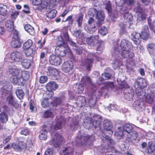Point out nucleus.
I'll return each mask as SVG.
<instances>
[{"mask_svg":"<svg viewBox=\"0 0 155 155\" xmlns=\"http://www.w3.org/2000/svg\"><path fill=\"white\" fill-rule=\"evenodd\" d=\"M103 137L105 139V142L107 143V146L105 145L104 148L102 146L101 147H95L94 150L96 155H100L101 153L115 150L114 147L115 143L114 140L107 135H105Z\"/></svg>","mask_w":155,"mask_h":155,"instance_id":"1","label":"nucleus"},{"mask_svg":"<svg viewBox=\"0 0 155 155\" xmlns=\"http://www.w3.org/2000/svg\"><path fill=\"white\" fill-rule=\"evenodd\" d=\"M125 78V77L124 76H122V78L119 76L117 78V81L120 85L125 88L124 90V97L127 100L130 101L134 97V91L126 84V82L124 80Z\"/></svg>","mask_w":155,"mask_h":155,"instance_id":"2","label":"nucleus"},{"mask_svg":"<svg viewBox=\"0 0 155 155\" xmlns=\"http://www.w3.org/2000/svg\"><path fill=\"white\" fill-rule=\"evenodd\" d=\"M123 129L124 131L125 135L129 141H132L136 139L138 137V134L135 131H133L132 125L129 124L122 125Z\"/></svg>","mask_w":155,"mask_h":155,"instance_id":"3","label":"nucleus"},{"mask_svg":"<svg viewBox=\"0 0 155 155\" xmlns=\"http://www.w3.org/2000/svg\"><path fill=\"white\" fill-rule=\"evenodd\" d=\"M115 48L111 50V53L112 58L114 59L113 62L112 66L114 69H116L122 65V62L118 59L120 55L119 51H116V53Z\"/></svg>","mask_w":155,"mask_h":155,"instance_id":"4","label":"nucleus"},{"mask_svg":"<svg viewBox=\"0 0 155 155\" xmlns=\"http://www.w3.org/2000/svg\"><path fill=\"white\" fill-rule=\"evenodd\" d=\"M91 117H88V123L89 121L91 126H94L95 128L99 127L101 124L102 119L101 117L99 115L92 114Z\"/></svg>","mask_w":155,"mask_h":155,"instance_id":"5","label":"nucleus"},{"mask_svg":"<svg viewBox=\"0 0 155 155\" xmlns=\"http://www.w3.org/2000/svg\"><path fill=\"white\" fill-rule=\"evenodd\" d=\"M131 43L130 42H129L126 39H122L120 44V46H118L117 45V43H115V45H114V47L112 49L115 48L116 51H119V53L120 54V52L121 51L129 49L131 47Z\"/></svg>","mask_w":155,"mask_h":155,"instance_id":"6","label":"nucleus"},{"mask_svg":"<svg viewBox=\"0 0 155 155\" xmlns=\"http://www.w3.org/2000/svg\"><path fill=\"white\" fill-rule=\"evenodd\" d=\"M64 140V138L61 135L56 134L54 138H53L50 141L51 145L55 147H59Z\"/></svg>","mask_w":155,"mask_h":155,"instance_id":"7","label":"nucleus"},{"mask_svg":"<svg viewBox=\"0 0 155 155\" xmlns=\"http://www.w3.org/2000/svg\"><path fill=\"white\" fill-rule=\"evenodd\" d=\"M102 95L100 91H96L92 93L90 98L88 100L89 105L91 108L93 107L95 105L98 98Z\"/></svg>","mask_w":155,"mask_h":155,"instance_id":"8","label":"nucleus"},{"mask_svg":"<svg viewBox=\"0 0 155 155\" xmlns=\"http://www.w3.org/2000/svg\"><path fill=\"white\" fill-rule=\"evenodd\" d=\"M55 50V53L58 55L63 57L64 56L66 53L70 51L69 47L66 45H58Z\"/></svg>","mask_w":155,"mask_h":155,"instance_id":"9","label":"nucleus"},{"mask_svg":"<svg viewBox=\"0 0 155 155\" xmlns=\"http://www.w3.org/2000/svg\"><path fill=\"white\" fill-rule=\"evenodd\" d=\"M70 41V38L68 33L67 32H62L61 34V36L58 38V41L57 42L58 45H64L66 42Z\"/></svg>","mask_w":155,"mask_h":155,"instance_id":"10","label":"nucleus"},{"mask_svg":"<svg viewBox=\"0 0 155 155\" xmlns=\"http://www.w3.org/2000/svg\"><path fill=\"white\" fill-rule=\"evenodd\" d=\"M50 63L55 66L59 65L62 63V59L60 57L54 55H51L49 58Z\"/></svg>","mask_w":155,"mask_h":155,"instance_id":"11","label":"nucleus"},{"mask_svg":"<svg viewBox=\"0 0 155 155\" xmlns=\"http://www.w3.org/2000/svg\"><path fill=\"white\" fill-rule=\"evenodd\" d=\"M11 59L16 62L21 61L22 60L21 54L18 51H14L10 55Z\"/></svg>","mask_w":155,"mask_h":155,"instance_id":"12","label":"nucleus"},{"mask_svg":"<svg viewBox=\"0 0 155 155\" xmlns=\"http://www.w3.org/2000/svg\"><path fill=\"white\" fill-rule=\"evenodd\" d=\"M103 125L105 129L109 131V136L112 135L113 132L111 130L112 127L111 122L108 120H105L104 121Z\"/></svg>","mask_w":155,"mask_h":155,"instance_id":"13","label":"nucleus"},{"mask_svg":"<svg viewBox=\"0 0 155 155\" xmlns=\"http://www.w3.org/2000/svg\"><path fill=\"white\" fill-rule=\"evenodd\" d=\"M131 38L136 45H138L140 42L141 35L140 34L137 32H133L131 34Z\"/></svg>","mask_w":155,"mask_h":155,"instance_id":"14","label":"nucleus"},{"mask_svg":"<svg viewBox=\"0 0 155 155\" xmlns=\"http://www.w3.org/2000/svg\"><path fill=\"white\" fill-rule=\"evenodd\" d=\"M89 10H91L96 14L97 18L98 21L100 22H102L104 20L105 18L104 14L103 12L102 11H97L95 8L90 9Z\"/></svg>","mask_w":155,"mask_h":155,"instance_id":"15","label":"nucleus"},{"mask_svg":"<svg viewBox=\"0 0 155 155\" xmlns=\"http://www.w3.org/2000/svg\"><path fill=\"white\" fill-rule=\"evenodd\" d=\"M121 53L122 57L124 58H127V59H131L133 58L134 57V53L129 51V49L124 50L121 51Z\"/></svg>","mask_w":155,"mask_h":155,"instance_id":"16","label":"nucleus"},{"mask_svg":"<svg viewBox=\"0 0 155 155\" xmlns=\"http://www.w3.org/2000/svg\"><path fill=\"white\" fill-rule=\"evenodd\" d=\"M62 69L65 72H68L73 68V63L71 61L64 62L62 65Z\"/></svg>","mask_w":155,"mask_h":155,"instance_id":"17","label":"nucleus"},{"mask_svg":"<svg viewBox=\"0 0 155 155\" xmlns=\"http://www.w3.org/2000/svg\"><path fill=\"white\" fill-rule=\"evenodd\" d=\"M147 85V80L141 78L137 80L134 83V86L136 87V86L143 87H146Z\"/></svg>","mask_w":155,"mask_h":155,"instance_id":"18","label":"nucleus"},{"mask_svg":"<svg viewBox=\"0 0 155 155\" xmlns=\"http://www.w3.org/2000/svg\"><path fill=\"white\" fill-rule=\"evenodd\" d=\"M134 10L137 13V18L139 20H143L145 19L146 15L145 12L140 7H138L136 8H135Z\"/></svg>","mask_w":155,"mask_h":155,"instance_id":"19","label":"nucleus"},{"mask_svg":"<svg viewBox=\"0 0 155 155\" xmlns=\"http://www.w3.org/2000/svg\"><path fill=\"white\" fill-rule=\"evenodd\" d=\"M10 81L13 84L20 85L22 84L21 79L18 75H12L10 79Z\"/></svg>","mask_w":155,"mask_h":155,"instance_id":"20","label":"nucleus"},{"mask_svg":"<svg viewBox=\"0 0 155 155\" xmlns=\"http://www.w3.org/2000/svg\"><path fill=\"white\" fill-rule=\"evenodd\" d=\"M125 135L124 131L122 126L118 127L116 129L114 133V136L118 139L122 138L124 135Z\"/></svg>","mask_w":155,"mask_h":155,"instance_id":"21","label":"nucleus"},{"mask_svg":"<svg viewBox=\"0 0 155 155\" xmlns=\"http://www.w3.org/2000/svg\"><path fill=\"white\" fill-rule=\"evenodd\" d=\"M98 35L91 36L88 38V45L92 46H94L96 44L98 43Z\"/></svg>","mask_w":155,"mask_h":155,"instance_id":"22","label":"nucleus"},{"mask_svg":"<svg viewBox=\"0 0 155 155\" xmlns=\"http://www.w3.org/2000/svg\"><path fill=\"white\" fill-rule=\"evenodd\" d=\"M133 105L135 109L137 110H142L144 107L143 101L141 99L135 101Z\"/></svg>","mask_w":155,"mask_h":155,"instance_id":"23","label":"nucleus"},{"mask_svg":"<svg viewBox=\"0 0 155 155\" xmlns=\"http://www.w3.org/2000/svg\"><path fill=\"white\" fill-rule=\"evenodd\" d=\"M154 97V94L152 92L149 93L147 95L145 94L144 96L145 101L148 104H152L153 101Z\"/></svg>","mask_w":155,"mask_h":155,"instance_id":"24","label":"nucleus"},{"mask_svg":"<svg viewBox=\"0 0 155 155\" xmlns=\"http://www.w3.org/2000/svg\"><path fill=\"white\" fill-rule=\"evenodd\" d=\"M88 22V27L89 28H88V30H89V31H90L89 33H91L95 31V26L94 20L92 18L90 17Z\"/></svg>","mask_w":155,"mask_h":155,"instance_id":"25","label":"nucleus"},{"mask_svg":"<svg viewBox=\"0 0 155 155\" xmlns=\"http://www.w3.org/2000/svg\"><path fill=\"white\" fill-rule=\"evenodd\" d=\"M52 6H50V0H43L40 5V8H45L46 10H49L51 9Z\"/></svg>","mask_w":155,"mask_h":155,"instance_id":"26","label":"nucleus"},{"mask_svg":"<svg viewBox=\"0 0 155 155\" xmlns=\"http://www.w3.org/2000/svg\"><path fill=\"white\" fill-rule=\"evenodd\" d=\"M135 87L136 93L138 98L140 99H143L146 93L141 89L140 87L136 86V87Z\"/></svg>","mask_w":155,"mask_h":155,"instance_id":"27","label":"nucleus"},{"mask_svg":"<svg viewBox=\"0 0 155 155\" xmlns=\"http://www.w3.org/2000/svg\"><path fill=\"white\" fill-rule=\"evenodd\" d=\"M46 87L47 90L53 91L55 90L57 88L58 85L55 82L51 81L47 84Z\"/></svg>","mask_w":155,"mask_h":155,"instance_id":"28","label":"nucleus"},{"mask_svg":"<svg viewBox=\"0 0 155 155\" xmlns=\"http://www.w3.org/2000/svg\"><path fill=\"white\" fill-rule=\"evenodd\" d=\"M146 150L147 152L150 154H153L155 152V146L151 142H148Z\"/></svg>","mask_w":155,"mask_h":155,"instance_id":"29","label":"nucleus"},{"mask_svg":"<svg viewBox=\"0 0 155 155\" xmlns=\"http://www.w3.org/2000/svg\"><path fill=\"white\" fill-rule=\"evenodd\" d=\"M64 119L63 117H61L59 119H58L55 125L54 129L58 130L61 129L64 125Z\"/></svg>","mask_w":155,"mask_h":155,"instance_id":"30","label":"nucleus"},{"mask_svg":"<svg viewBox=\"0 0 155 155\" xmlns=\"http://www.w3.org/2000/svg\"><path fill=\"white\" fill-rule=\"evenodd\" d=\"M19 76L23 83L24 81L28 80L29 79V73L26 71H21Z\"/></svg>","mask_w":155,"mask_h":155,"instance_id":"31","label":"nucleus"},{"mask_svg":"<svg viewBox=\"0 0 155 155\" xmlns=\"http://www.w3.org/2000/svg\"><path fill=\"white\" fill-rule=\"evenodd\" d=\"M5 26L7 30L12 31L14 29V21L11 20H8L5 23Z\"/></svg>","mask_w":155,"mask_h":155,"instance_id":"32","label":"nucleus"},{"mask_svg":"<svg viewBox=\"0 0 155 155\" xmlns=\"http://www.w3.org/2000/svg\"><path fill=\"white\" fill-rule=\"evenodd\" d=\"M73 149L70 147H65L62 150L63 155H73Z\"/></svg>","mask_w":155,"mask_h":155,"instance_id":"33","label":"nucleus"},{"mask_svg":"<svg viewBox=\"0 0 155 155\" xmlns=\"http://www.w3.org/2000/svg\"><path fill=\"white\" fill-rule=\"evenodd\" d=\"M114 87V85L113 83L109 82H107L105 83L104 88L101 91V92H100L102 94L105 90H107L108 91H109L112 88H113Z\"/></svg>","mask_w":155,"mask_h":155,"instance_id":"34","label":"nucleus"},{"mask_svg":"<svg viewBox=\"0 0 155 155\" xmlns=\"http://www.w3.org/2000/svg\"><path fill=\"white\" fill-rule=\"evenodd\" d=\"M74 91L77 93H82L84 90L83 85L81 84H78L74 85Z\"/></svg>","mask_w":155,"mask_h":155,"instance_id":"35","label":"nucleus"},{"mask_svg":"<svg viewBox=\"0 0 155 155\" xmlns=\"http://www.w3.org/2000/svg\"><path fill=\"white\" fill-rule=\"evenodd\" d=\"M145 30L144 31H142L140 34L141 38L143 40H145L147 38L149 34L148 31L149 29L147 25H145L144 26Z\"/></svg>","mask_w":155,"mask_h":155,"instance_id":"36","label":"nucleus"},{"mask_svg":"<svg viewBox=\"0 0 155 155\" xmlns=\"http://www.w3.org/2000/svg\"><path fill=\"white\" fill-rule=\"evenodd\" d=\"M24 28L25 30L31 35H34L35 34V31L34 28L31 25L29 24L26 25Z\"/></svg>","mask_w":155,"mask_h":155,"instance_id":"37","label":"nucleus"},{"mask_svg":"<svg viewBox=\"0 0 155 155\" xmlns=\"http://www.w3.org/2000/svg\"><path fill=\"white\" fill-rule=\"evenodd\" d=\"M85 102V97L83 96H80L78 97L76 103L78 106L81 107L84 105Z\"/></svg>","mask_w":155,"mask_h":155,"instance_id":"38","label":"nucleus"},{"mask_svg":"<svg viewBox=\"0 0 155 155\" xmlns=\"http://www.w3.org/2000/svg\"><path fill=\"white\" fill-rule=\"evenodd\" d=\"M51 10L49 11L47 10V12H48L47 14V17L49 19H52L54 18L56 16L57 11L54 9H51Z\"/></svg>","mask_w":155,"mask_h":155,"instance_id":"39","label":"nucleus"},{"mask_svg":"<svg viewBox=\"0 0 155 155\" xmlns=\"http://www.w3.org/2000/svg\"><path fill=\"white\" fill-rule=\"evenodd\" d=\"M47 130L46 129H42L40 132L39 136V138L41 140H46L47 137Z\"/></svg>","mask_w":155,"mask_h":155,"instance_id":"40","label":"nucleus"},{"mask_svg":"<svg viewBox=\"0 0 155 155\" xmlns=\"http://www.w3.org/2000/svg\"><path fill=\"white\" fill-rule=\"evenodd\" d=\"M53 94L54 93L53 91L47 90V91L45 92L43 94V98L47 100L49 99L53 96Z\"/></svg>","mask_w":155,"mask_h":155,"instance_id":"41","label":"nucleus"},{"mask_svg":"<svg viewBox=\"0 0 155 155\" xmlns=\"http://www.w3.org/2000/svg\"><path fill=\"white\" fill-rule=\"evenodd\" d=\"M11 45L14 48H19L21 46V43L20 39H13L12 41Z\"/></svg>","mask_w":155,"mask_h":155,"instance_id":"42","label":"nucleus"},{"mask_svg":"<svg viewBox=\"0 0 155 155\" xmlns=\"http://www.w3.org/2000/svg\"><path fill=\"white\" fill-rule=\"evenodd\" d=\"M124 16L127 21H128L129 24H130V22L133 20V16L131 14L128 12H126L124 13Z\"/></svg>","mask_w":155,"mask_h":155,"instance_id":"43","label":"nucleus"},{"mask_svg":"<svg viewBox=\"0 0 155 155\" xmlns=\"http://www.w3.org/2000/svg\"><path fill=\"white\" fill-rule=\"evenodd\" d=\"M87 140V138L86 137H83L80 139L77 137L76 139V142L77 145L79 146L80 144L83 145V144L86 142Z\"/></svg>","mask_w":155,"mask_h":155,"instance_id":"44","label":"nucleus"},{"mask_svg":"<svg viewBox=\"0 0 155 155\" xmlns=\"http://www.w3.org/2000/svg\"><path fill=\"white\" fill-rule=\"evenodd\" d=\"M31 61L30 60L28 59H23L21 62L22 66L25 68H28L31 65Z\"/></svg>","mask_w":155,"mask_h":155,"instance_id":"45","label":"nucleus"},{"mask_svg":"<svg viewBox=\"0 0 155 155\" xmlns=\"http://www.w3.org/2000/svg\"><path fill=\"white\" fill-rule=\"evenodd\" d=\"M48 70L50 75L56 76L58 74V73L57 70L52 67H49Z\"/></svg>","mask_w":155,"mask_h":155,"instance_id":"46","label":"nucleus"},{"mask_svg":"<svg viewBox=\"0 0 155 155\" xmlns=\"http://www.w3.org/2000/svg\"><path fill=\"white\" fill-rule=\"evenodd\" d=\"M7 7L6 5L0 4V14L3 16L6 15Z\"/></svg>","mask_w":155,"mask_h":155,"instance_id":"47","label":"nucleus"},{"mask_svg":"<svg viewBox=\"0 0 155 155\" xmlns=\"http://www.w3.org/2000/svg\"><path fill=\"white\" fill-rule=\"evenodd\" d=\"M7 101L9 104L15 107L16 105V102L14 100L12 96L9 95L7 98Z\"/></svg>","mask_w":155,"mask_h":155,"instance_id":"48","label":"nucleus"},{"mask_svg":"<svg viewBox=\"0 0 155 155\" xmlns=\"http://www.w3.org/2000/svg\"><path fill=\"white\" fill-rule=\"evenodd\" d=\"M32 41L30 39H29L24 44L23 48L24 49L30 48V47L32 45Z\"/></svg>","mask_w":155,"mask_h":155,"instance_id":"49","label":"nucleus"},{"mask_svg":"<svg viewBox=\"0 0 155 155\" xmlns=\"http://www.w3.org/2000/svg\"><path fill=\"white\" fill-rule=\"evenodd\" d=\"M16 94L18 97L20 99H22L23 98L24 94V92L22 90H17L16 91Z\"/></svg>","mask_w":155,"mask_h":155,"instance_id":"50","label":"nucleus"},{"mask_svg":"<svg viewBox=\"0 0 155 155\" xmlns=\"http://www.w3.org/2000/svg\"><path fill=\"white\" fill-rule=\"evenodd\" d=\"M41 2L42 0H32V3L33 5L38 6L37 8V9L41 10L40 6Z\"/></svg>","mask_w":155,"mask_h":155,"instance_id":"51","label":"nucleus"},{"mask_svg":"<svg viewBox=\"0 0 155 155\" xmlns=\"http://www.w3.org/2000/svg\"><path fill=\"white\" fill-rule=\"evenodd\" d=\"M99 32L102 35H104L107 33V28L104 26L102 27L99 30Z\"/></svg>","mask_w":155,"mask_h":155,"instance_id":"52","label":"nucleus"},{"mask_svg":"<svg viewBox=\"0 0 155 155\" xmlns=\"http://www.w3.org/2000/svg\"><path fill=\"white\" fill-rule=\"evenodd\" d=\"M16 66L14 65L10 66L8 68V72L10 74H13L16 70L17 69Z\"/></svg>","mask_w":155,"mask_h":155,"instance_id":"53","label":"nucleus"},{"mask_svg":"<svg viewBox=\"0 0 155 155\" xmlns=\"http://www.w3.org/2000/svg\"><path fill=\"white\" fill-rule=\"evenodd\" d=\"M120 34H125L126 33V28L127 27V25L124 24L123 26L121 25H120Z\"/></svg>","mask_w":155,"mask_h":155,"instance_id":"54","label":"nucleus"},{"mask_svg":"<svg viewBox=\"0 0 155 155\" xmlns=\"http://www.w3.org/2000/svg\"><path fill=\"white\" fill-rule=\"evenodd\" d=\"M104 48V45L103 42H101L97 46V51L98 54L101 53L103 51Z\"/></svg>","mask_w":155,"mask_h":155,"instance_id":"55","label":"nucleus"},{"mask_svg":"<svg viewBox=\"0 0 155 155\" xmlns=\"http://www.w3.org/2000/svg\"><path fill=\"white\" fill-rule=\"evenodd\" d=\"M111 75L108 73H104L102 74L101 79L100 81H102L105 79H108L110 78Z\"/></svg>","mask_w":155,"mask_h":155,"instance_id":"56","label":"nucleus"},{"mask_svg":"<svg viewBox=\"0 0 155 155\" xmlns=\"http://www.w3.org/2000/svg\"><path fill=\"white\" fill-rule=\"evenodd\" d=\"M12 31L13 34V39H19L18 32L15 29H13Z\"/></svg>","mask_w":155,"mask_h":155,"instance_id":"57","label":"nucleus"},{"mask_svg":"<svg viewBox=\"0 0 155 155\" xmlns=\"http://www.w3.org/2000/svg\"><path fill=\"white\" fill-rule=\"evenodd\" d=\"M25 52L27 56H29L31 55L33 52V50L31 48L25 49Z\"/></svg>","mask_w":155,"mask_h":155,"instance_id":"58","label":"nucleus"},{"mask_svg":"<svg viewBox=\"0 0 155 155\" xmlns=\"http://www.w3.org/2000/svg\"><path fill=\"white\" fill-rule=\"evenodd\" d=\"M124 3L128 6L133 5L135 2L134 0H123Z\"/></svg>","mask_w":155,"mask_h":155,"instance_id":"59","label":"nucleus"},{"mask_svg":"<svg viewBox=\"0 0 155 155\" xmlns=\"http://www.w3.org/2000/svg\"><path fill=\"white\" fill-rule=\"evenodd\" d=\"M73 35L75 37H82L83 35L81 31L80 30L74 31Z\"/></svg>","mask_w":155,"mask_h":155,"instance_id":"60","label":"nucleus"},{"mask_svg":"<svg viewBox=\"0 0 155 155\" xmlns=\"http://www.w3.org/2000/svg\"><path fill=\"white\" fill-rule=\"evenodd\" d=\"M94 135H91L90 136H88V143L89 142L90 145H92L94 140Z\"/></svg>","mask_w":155,"mask_h":155,"instance_id":"61","label":"nucleus"},{"mask_svg":"<svg viewBox=\"0 0 155 155\" xmlns=\"http://www.w3.org/2000/svg\"><path fill=\"white\" fill-rule=\"evenodd\" d=\"M44 155H54L53 151L52 148H48L45 152Z\"/></svg>","mask_w":155,"mask_h":155,"instance_id":"62","label":"nucleus"},{"mask_svg":"<svg viewBox=\"0 0 155 155\" xmlns=\"http://www.w3.org/2000/svg\"><path fill=\"white\" fill-rule=\"evenodd\" d=\"M147 48L149 51L150 50H154L155 49V44L151 43L148 44L147 45Z\"/></svg>","mask_w":155,"mask_h":155,"instance_id":"63","label":"nucleus"},{"mask_svg":"<svg viewBox=\"0 0 155 155\" xmlns=\"http://www.w3.org/2000/svg\"><path fill=\"white\" fill-rule=\"evenodd\" d=\"M53 116V113L50 111H46L44 114V117L46 118L52 117Z\"/></svg>","mask_w":155,"mask_h":155,"instance_id":"64","label":"nucleus"}]
</instances>
